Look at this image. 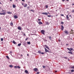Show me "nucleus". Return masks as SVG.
I'll list each match as a JSON object with an SVG mask.
<instances>
[{"label":"nucleus","mask_w":74,"mask_h":74,"mask_svg":"<svg viewBox=\"0 0 74 74\" xmlns=\"http://www.w3.org/2000/svg\"><path fill=\"white\" fill-rule=\"evenodd\" d=\"M14 18L15 19H17L18 18V16L16 15L14 16Z\"/></svg>","instance_id":"obj_11"},{"label":"nucleus","mask_w":74,"mask_h":74,"mask_svg":"<svg viewBox=\"0 0 74 74\" xmlns=\"http://www.w3.org/2000/svg\"><path fill=\"white\" fill-rule=\"evenodd\" d=\"M72 5H74V3H73V4H72Z\"/></svg>","instance_id":"obj_56"},{"label":"nucleus","mask_w":74,"mask_h":74,"mask_svg":"<svg viewBox=\"0 0 74 74\" xmlns=\"http://www.w3.org/2000/svg\"><path fill=\"white\" fill-rule=\"evenodd\" d=\"M64 59H67V58L66 57H64Z\"/></svg>","instance_id":"obj_36"},{"label":"nucleus","mask_w":74,"mask_h":74,"mask_svg":"<svg viewBox=\"0 0 74 74\" xmlns=\"http://www.w3.org/2000/svg\"><path fill=\"white\" fill-rule=\"evenodd\" d=\"M27 39H28V38H27L26 39H25V41H27Z\"/></svg>","instance_id":"obj_41"},{"label":"nucleus","mask_w":74,"mask_h":74,"mask_svg":"<svg viewBox=\"0 0 74 74\" xmlns=\"http://www.w3.org/2000/svg\"><path fill=\"white\" fill-rule=\"evenodd\" d=\"M61 30H63L64 29V26H63V25H61Z\"/></svg>","instance_id":"obj_5"},{"label":"nucleus","mask_w":74,"mask_h":74,"mask_svg":"<svg viewBox=\"0 0 74 74\" xmlns=\"http://www.w3.org/2000/svg\"><path fill=\"white\" fill-rule=\"evenodd\" d=\"M61 23L62 24V25H63V23H64L63 22H61Z\"/></svg>","instance_id":"obj_42"},{"label":"nucleus","mask_w":74,"mask_h":74,"mask_svg":"<svg viewBox=\"0 0 74 74\" xmlns=\"http://www.w3.org/2000/svg\"><path fill=\"white\" fill-rule=\"evenodd\" d=\"M17 29L18 30H22V29L20 27H18Z\"/></svg>","instance_id":"obj_7"},{"label":"nucleus","mask_w":74,"mask_h":74,"mask_svg":"<svg viewBox=\"0 0 74 74\" xmlns=\"http://www.w3.org/2000/svg\"><path fill=\"white\" fill-rule=\"evenodd\" d=\"M5 14V12H4L3 13H0V15H4Z\"/></svg>","instance_id":"obj_9"},{"label":"nucleus","mask_w":74,"mask_h":74,"mask_svg":"<svg viewBox=\"0 0 74 74\" xmlns=\"http://www.w3.org/2000/svg\"><path fill=\"white\" fill-rule=\"evenodd\" d=\"M66 1H69V0H66Z\"/></svg>","instance_id":"obj_55"},{"label":"nucleus","mask_w":74,"mask_h":74,"mask_svg":"<svg viewBox=\"0 0 74 74\" xmlns=\"http://www.w3.org/2000/svg\"><path fill=\"white\" fill-rule=\"evenodd\" d=\"M64 32L66 34H69V32H68L67 30L64 31Z\"/></svg>","instance_id":"obj_3"},{"label":"nucleus","mask_w":74,"mask_h":74,"mask_svg":"<svg viewBox=\"0 0 74 74\" xmlns=\"http://www.w3.org/2000/svg\"><path fill=\"white\" fill-rule=\"evenodd\" d=\"M12 42L14 44H16V42L14 40H13Z\"/></svg>","instance_id":"obj_17"},{"label":"nucleus","mask_w":74,"mask_h":74,"mask_svg":"<svg viewBox=\"0 0 74 74\" xmlns=\"http://www.w3.org/2000/svg\"><path fill=\"white\" fill-rule=\"evenodd\" d=\"M27 44H30V42H27Z\"/></svg>","instance_id":"obj_26"},{"label":"nucleus","mask_w":74,"mask_h":74,"mask_svg":"<svg viewBox=\"0 0 74 74\" xmlns=\"http://www.w3.org/2000/svg\"><path fill=\"white\" fill-rule=\"evenodd\" d=\"M74 69H72L71 70V72H74Z\"/></svg>","instance_id":"obj_30"},{"label":"nucleus","mask_w":74,"mask_h":74,"mask_svg":"<svg viewBox=\"0 0 74 74\" xmlns=\"http://www.w3.org/2000/svg\"><path fill=\"white\" fill-rule=\"evenodd\" d=\"M38 53H41V51L40 50L38 51Z\"/></svg>","instance_id":"obj_23"},{"label":"nucleus","mask_w":74,"mask_h":74,"mask_svg":"<svg viewBox=\"0 0 74 74\" xmlns=\"http://www.w3.org/2000/svg\"><path fill=\"white\" fill-rule=\"evenodd\" d=\"M66 18L68 20H69L68 19H69V15H68L66 16Z\"/></svg>","instance_id":"obj_14"},{"label":"nucleus","mask_w":74,"mask_h":74,"mask_svg":"<svg viewBox=\"0 0 74 74\" xmlns=\"http://www.w3.org/2000/svg\"><path fill=\"white\" fill-rule=\"evenodd\" d=\"M71 32H73V30L72 29H71Z\"/></svg>","instance_id":"obj_45"},{"label":"nucleus","mask_w":74,"mask_h":74,"mask_svg":"<svg viewBox=\"0 0 74 74\" xmlns=\"http://www.w3.org/2000/svg\"><path fill=\"white\" fill-rule=\"evenodd\" d=\"M29 11H32V12H34V11H33V10L32 9L30 10Z\"/></svg>","instance_id":"obj_33"},{"label":"nucleus","mask_w":74,"mask_h":74,"mask_svg":"<svg viewBox=\"0 0 74 74\" xmlns=\"http://www.w3.org/2000/svg\"><path fill=\"white\" fill-rule=\"evenodd\" d=\"M68 52L69 53H70V54L73 55V53H72V52L69 51Z\"/></svg>","instance_id":"obj_16"},{"label":"nucleus","mask_w":74,"mask_h":74,"mask_svg":"<svg viewBox=\"0 0 74 74\" xmlns=\"http://www.w3.org/2000/svg\"><path fill=\"white\" fill-rule=\"evenodd\" d=\"M43 68H44V69H45V66H43Z\"/></svg>","instance_id":"obj_37"},{"label":"nucleus","mask_w":74,"mask_h":74,"mask_svg":"<svg viewBox=\"0 0 74 74\" xmlns=\"http://www.w3.org/2000/svg\"><path fill=\"white\" fill-rule=\"evenodd\" d=\"M45 52H49V50H48L45 48Z\"/></svg>","instance_id":"obj_6"},{"label":"nucleus","mask_w":74,"mask_h":74,"mask_svg":"<svg viewBox=\"0 0 74 74\" xmlns=\"http://www.w3.org/2000/svg\"><path fill=\"white\" fill-rule=\"evenodd\" d=\"M40 32L42 34L45 35V31L44 30H42Z\"/></svg>","instance_id":"obj_1"},{"label":"nucleus","mask_w":74,"mask_h":74,"mask_svg":"<svg viewBox=\"0 0 74 74\" xmlns=\"http://www.w3.org/2000/svg\"><path fill=\"white\" fill-rule=\"evenodd\" d=\"M27 4H25L23 6L24 7H27Z\"/></svg>","instance_id":"obj_12"},{"label":"nucleus","mask_w":74,"mask_h":74,"mask_svg":"<svg viewBox=\"0 0 74 74\" xmlns=\"http://www.w3.org/2000/svg\"><path fill=\"white\" fill-rule=\"evenodd\" d=\"M41 53V54H42V55H44V53Z\"/></svg>","instance_id":"obj_44"},{"label":"nucleus","mask_w":74,"mask_h":74,"mask_svg":"<svg viewBox=\"0 0 74 74\" xmlns=\"http://www.w3.org/2000/svg\"><path fill=\"white\" fill-rule=\"evenodd\" d=\"M7 13V14H12V12H8Z\"/></svg>","instance_id":"obj_15"},{"label":"nucleus","mask_w":74,"mask_h":74,"mask_svg":"<svg viewBox=\"0 0 74 74\" xmlns=\"http://www.w3.org/2000/svg\"><path fill=\"white\" fill-rule=\"evenodd\" d=\"M48 14H50V13H49V12H48Z\"/></svg>","instance_id":"obj_61"},{"label":"nucleus","mask_w":74,"mask_h":74,"mask_svg":"<svg viewBox=\"0 0 74 74\" xmlns=\"http://www.w3.org/2000/svg\"><path fill=\"white\" fill-rule=\"evenodd\" d=\"M25 72L26 74H29V72L27 71V70H26L25 71Z\"/></svg>","instance_id":"obj_10"},{"label":"nucleus","mask_w":74,"mask_h":74,"mask_svg":"<svg viewBox=\"0 0 74 74\" xmlns=\"http://www.w3.org/2000/svg\"><path fill=\"white\" fill-rule=\"evenodd\" d=\"M22 1H25L24 0H21Z\"/></svg>","instance_id":"obj_52"},{"label":"nucleus","mask_w":74,"mask_h":74,"mask_svg":"<svg viewBox=\"0 0 74 74\" xmlns=\"http://www.w3.org/2000/svg\"><path fill=\"white\" fill-rule=\"evenodd\" d=\"M10 26H13V23L11 22L10 23Z\"/></svg>","instance_id":"obj_20"},{"label":"nucleus","mask_w":74,"mask_h":74,"mask_svg":"<svg viewBox=\"0 0 74 74\" xmlns=\"http://www.w3.org/2000/svg\"><path fill=\"white\" fill-rule=\"evenodd\" d=\"M67 49H68V50H69V51H71V50H70V49H69V48H67Z\"/></svg>","instance_id":"obj_25"},{"label":"nucleus","mask_w":74,"mask_h":74,"mask_svg":"<svg viewBox=\"0 0 74 74\" xmlns=\"http://www.w3.org/2000/svg\"><path fill=\"white\" fill-rule=\"evenodd\" d=\"M17 68L18 69H21V67L19 66H17Z\"/></svg>","instance_id":"obj_29"},{"label":"nucleus","mask_w":74,"mask_h":74,"mask_svg":"<svg viewBox=\"0 0 74 74\" xmlns=\"http://www.w3.org/2000/svg\"><path fill=\"white\" fill-rule=\"evenodd\" d=\"M45 7L47 8H48V5H46L45 6Z\"/></svg>","instance_id":"obj_32"},{"label":"nucleus","mask_w":74,"mask_h":74,"mask_svg":"<svg viewBox=\"0 0 74 74\" xmlns=\"http://www.w3.org/2000/svg\"><path fill=\"white\" fill-rule=\"evenodd\" d=\"M71 34H74V32H71Z\"/></svg>","instance_id":"obj_40"},{"label":"nucleus","mask_w":74,"mask_h":74,"mask_svg":"<svg viewBox=\"0 0 74 74\" xmlns=\"http://www.w3.org/2000/svg\"><path fill=\"white\" fill-rule=\"evenodd\" d=\"M27 56H29V54H27Z\"/></svg>","instance_id":"obj_60"},{"label":"nucleus","mask_w":74,"mask_h":74,"mask_svg":"<svg viewBox=\"0 0 74 74\" xmlns=\"http://www.w3.org/2000/svg\"><path fill=\"white\" fill-rule=\"evenodd\" d=\"M71 68L74 69V66H72V67H71Z\"/></svg>","instance_id":"obj_24"},{"label":"nucleus","mask_w":74,"mask_h":74,"mask_svg":"<svg viewBox=\"0 0 74 74\" xmlns=\"http://www.w3.org/2000/svg\"><path fill=\"white\" fill-rule=\"evenodd\" d=\"M73 13V12H74V10H73L72 11H71Z\"/></svg>","instance_id":"obj_34"},{"label":"nucleus","mask_w":74,"mask_h":74,"mask_svg":"<svg viewBox=\"0 0 74 74\" xmlns=\"http://www.w3.org/2000/svg\"><path fill=\"white\" fill-rule=\"evenodd\" d=\"M42 14L43 15H47L48 14L47 12H43L42 13Z\"/></svg>","instance_id":"obj_4"},{"label":"nucleus","mask_w":74,"mask_h":74,"mask_svg":"<svg viewBox=\"0 0 74 74\" xmlns=\"http://www.w3.org/2000/svg\"><path fill=\"white\" fill-rule=\"evenodd\" d=\"M61 16H64V15L63 14H61Z\"/></svg>","instance_id":"obj_46"},{"label":"nucleus","mask_w":74,"mask_h":74,"mask_svg":"<svg viewBox=\"0 0 74 74\" xmlns=\"http://www.w3.org/2000/svg\"><path fill=\"white\" fill-rule=\"evenodd\" d=\"M6 57L7 59H10V58H9V57H8V56H6Z\"/></svg>","instance_id":"obj_22"},{"label":"nucleus","mask_w":74,"mask_h":74,"mask_svg":"<svg viewBox=\"0 0 74 74\" xmlns=\"http://www.w3.org/2000/svg\"><path fill=\"white\" fill-rule=\"evenodd\" d=\"M22 5H24L23 3H22Z\"/></svg>","instance_id":"obj_59"},{"label":"nucleus","mask_w":74,"mask_h":74,"mask_svg":"<svg viewBox=\"0 0 74 74\" xmlns=\"http://www.w3.org/2000/svg\"><path fill=\"white\" fill-rule=\"evenodd\" d=\"M38 23L39 25H42V22H39Z\"/></svg>","instance_id":"obj_13"},{"label":"nucleus","mask_w":74,"mask_h":74,"mask_svg":"<svg viewBox=\"0 0 74 74\" xmlns=\"http://www.w3.org/2000/svg\"><path fill=\"white\" fill-rule=\"evenodd\" d=\"M14 68H15V69H17L18 68L17 66H14Z\"/></svg>","instance_id":"obj_27"},{"label":"nucleus","mask_w":74,"mask_h":74,"mask_svg":"<svg viewBox=\"0 0 74 74\" xmlns=\"http://www.w3.org/2000/svg\"><path fill=\"white\" fill-rule=\"evenodd\" d=\"M69 16H71V15H70Z\"/></svg>","instance_id":"obj_63"},{"label":"nucleus","mask_w":74,"mask_h":74,"mask_svg":"<svg viewBox=\"0 0 74 74\" xmlns=\"http://www.w3.org/2000/svg\"><path fill=\"white\" fill-rule=\"evenodd\" d=\"M10 67H13V66L12 65H9Z\"/></svg>","instance_id":"obj_19"},{"label":"nucleus","mask_w":74,"mask_h":74,"mask_svg":"<svg viewBox=\"0 0 74 74\" xmlns=\"http://www.w3.org/2000/svg\"><path fill=\"white\" fill-rule=\"evenodd\" d=\"M0 29H1V27H0Z\"/></svg>","instance_id":"obj_64"},{"label":"nucleus","mask_w":74,"mask_h":74,"mask_svg":"<svg viewBox=\"0 0 74 74\" xmlns=\"http://www.w3.org/2000/svg\"><path fill=\"white\" fill-rule=\"evenodd\" d=\"M70 49H71V50H73V49L72 48H70Z\"/></svg>","instance_id":"obj_43"},{"label":"nucleus","mask_w":74,"mask_h":74,"mask_svg":"<svg viewBox=\"0 0 74 74\" xmlns=\"http://www.w3.org/2000/svg\"><path fill=\"white\" fill-rule=\"evenodd\" d=\"M10 0V1H12V0Z\"/></svg>","instance_id":"obj_57"},{"label":"nucleus","mask_w":74,"mask_h":74,"mask_svg":"<svg viewBox=\"0 0 74 74\" xmlns=\"http://www.w3.org/2000/svg\"><path fill=\"white\" fill-rule=\"evenodd\" d=\"M29 7L28 6V7H27V9H29Z\"/></svg>","instance_id":"obj_50"},{"label":"nucleus","mask_w":74,"mask_h":74,"mask_svg":"<svg viewBox=\"0 0 74 74\" xmlns=\"http://www.w3.org/2000/svg\"><path fill=\"white\" fill-rule=\"evenodd\" d=\"M18 47H19L21 45V43H19L18 44Z\"/></svg>","instance_id":"obj_21"},{"label":"nucleus","mask_w":74,"mask_h":74,"mask_svg":"<svg viewBox=\"0 0 74 74\" xmlns=\"http://www.w3.org/2000/svg\"><path fill=\"white\" fill-rule=\"evenodd\" d=\"M1 41H3V38H1Z\"/></svg>","instance_id":"obj_31"},{"label":"nucleus","mask_w":74,"mask_h":74,"mask_svg":"<svg viewBox=\"0 0 74 74\" xmlns=\"http://www.w3.org/2000/svg\"><path fill=\"white\" fill-rule=\"evenodd\" d=\"M34 71H36V72H37V71H38V69L37 68H34Z\"/></svg>","instance_id":"obj_2"},{"label":"nucleus","mask_w":74,"mask_h":74,"mask_svg":"<svg viewBox=\"0 0 74 74\" xmlns=\"http://www.w3.org/2000/svg\"><path fill=\"white\" fill-rule=\"evenodd\" d=\"M49 39H50V40H51V39H52V37H51V36H49Z\"/></svg>","instance_id":"obj_28"},{"label":"nucleus","mask_w":74,"mask_h":74,"mask_svg":"<svg viewBox=\"0 0 74 74\" xmlns=\"http://www.w3.org/2000/svg\"><path fill=\"white\" fill-rule=\"evenodd\" d=\"M45 46L46 48L48 49H49V47H48V46H47V45H45Z\"/></svg>","instance_id":"obj_8"},{"label":"nucleus","mask_w":74,"mask_h":74,"mask_svg":"<svg viewBox=\"0 0 74 74\" xmlns=\"http://www.w3.org/2000/svg\"><path fill=\"white\" fill-rule=\"evenodd\" d=\"M47 16L48 17H51V15H48Z\"/></svg>","instance_id":"obj_35"},{"label":"nucleus","mask_w":74,"mask_h":74,"mask_svg":"<svg viewBox=\"0 0 74 74\" xmlns=\"http://www.w3.org/2000/svg\"><path fill=\"white\" fill-rule=\"evenodd\" d=\"M21 56H23V55H21Z\"/></svg>","instance_id":"obj_62"},{"label":"nucleus","mask_w":74,"mask_h":74,"mask_svg":"<svg viewBox=\"0 0 74 74\" xmlns=\"http://www.w3.org/2000/svg\"><path fill=\"white\" fill-rule=\"evenodd\" d=\"M56 16H58V15L56 14Z\"/></svg>","instance_id":"obj_54"},{"label":"nucleus","mask_w":74,"mask_h":74,"mask_svg":"<svg viewBox=\"0 0 74 74\" xmlns=\"http://www.w3.org/2000/svg\"><path fill=\"white\" fill-rule=\"evenodd\" d=\"M38 21H41V19H38Z\"/></svg>","instance_id":"obj_51"},{"label":"nucleus","mask_w":74,"mask_h":74,"mask_svg":"<svg viewBox=\"0 0 74 74\" xmlns=\"http://www.w3.org/2000/svg\"><path fill=\"white\" fill-rule=\"evenodd\" d=\"M62 0V1H63V2L64 1V0Z\"/></svg>","instance_id":"obj_53"},{"label":"nucleus","mask_w":74,"mask_h":74,"mask_svg":"<svg viewBox=\"0 0 74 74\" xmlns=\"http://www.w3.org/2000/svg\"><path fill=\"white\" fill-rule=\"evenodd\" d=\"M24 36H26V34H24Z\"/></svg>","instance_id":"obj_48"},{"label":"nucleus","mask_w":74,"mask_h":74,"mask_svg":"<svg viewBox=\"0 0 74 74\" xmlns=\"http://www.w3.org/2000/svg\"><path fill=\"white\" fill-rule=\"evenodd\" d=\"M4 12V10H2V12Z\"/></svg>","instance_id":"obj_49"},{"label":"nucleus","mask_w":74,"mask_h":74,"mask_svg":"<svg viewBox=\"0 0 74 74\" xmlns=\"http://www.w3.org/2000/svg\"><path fill=\"white\" fill-rule=\"evenodd\" d=\"M46 24H47V25H49V23H48V22H46Z\"/></svg>","instance_id":"obj_39"},{"label":"nucleus","mask_w":74,"mask_h":74,"mask_svg":"<svg viewBox=\"0 0 74 74\" xmlns=\"http://www.w3.org/2000/svg\"><path fill=\"white\" fill-rule=\"evenodd\" d=\"M55 72L56 73V72H57V71H55Z\"/></svg>","instance_id":"obj_58"},{"label":"nucleus","mask_w":74,"mask_h":74,"mask_svg":"<svg viewBox=\"0 0 74 74\" xmlns=\"http://www.w3.org/2000/svg\"><path fill=\"white\" fill-rule=\"evenodd\" d=\"M13 8H15V7H16V6L15 5L13 4Z\"/></svg>","instance_id":"obj_18"},{"label":"nucleus","mask_w":74,"mask_h":74,"mask_svg":"<svg viewBox=\"0 0 74 74\" xmlns=\"http://www.w3.org/2000/svg\"><path fill=\"white\" fill-rule=\"evenodd\" d=\"M36 73H37V74H40V72H37Z\"/></svg>","instance_id":"obj_38"},{"label":"nucleus","mask_w":74,"mask_h":74,"mask_svg":"<svg viewBox=\"0 0 74 74\" xmlns=\"http://www.w3.org/2000/svg\"><path fill=\"white\" fill-rule=\"evenodd\" d=\"M10 53H12V51H10Z\"/></svg>","instance_id":"obj_47"}]
</instances>
